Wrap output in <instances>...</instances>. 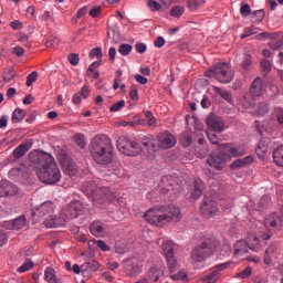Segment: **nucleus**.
Wrapping results in <instances>:
<instances>
[{
    "instance_id": "f257e3e1",
    "label": "nucleus",
    "mask_w": 283,
    "mask_h": 283,
    "mask_svg": "<svg viewBox=\"0 0 283 283\" xmlns=\"http://www.w3.org/2000/svg\"><path fill=\"white\" fill-rule=\"evenodd\" d=\"M282 227V217L277 216V213L273 212L272 214L268 216L264 220V228L265 232L261 231L258 235H253L252 240L250 239L249 242L244 240H239L234 243V255L235 258H242L245 253L250 251H254L258 253L263 247L262 242H266V240H271L273 238V233L277 231Z\"/></svg>"
},
{
    "instance_id": "f03ea898",
    "label": "nucleus",
    "mask_w": 283,
    "mask_h": 283,
    "mask_svg": "<svg viewBox=\"0 0 283 283\" xmlns=\"http://www.w3.org/2000/svg\"><path fill=\"white\" fill-rule=\"evenodd\" d=\"M90 151L97 165L107 167V176H118L120 166L114 160V145L107 135H96L90 144Z\"/></svg>"
},
{
    "instance_id": "7ed1b4c3",
    "label": "nucleus",
    "mask_w": 283,
    "mask_h": 283,
    "mask_svg": "<svg viewBox=\"0 0 283 283\" xmlns=\"http://www.w3.org/2000/svg\"><path fill=\"white\" fill-rule=\"evenodd\" d=\"M31 159L36 163V174L41 182L56 185V182L61 181V170L52 155L40 153L35 156H31Z\"/></svg>"
},
{
    "instance_id": "20e7f679",
    "label": "nucleus",
    "mask_w": 283,
    "mask_h": 283,
    "mask_svg": "<svg viewBox=\"0 0 283 283\" xmlns=\"http://www.w3.org/2000/svg\"><path fill=\"white\" fill-rule=\"evenodd\" d=\"M176 143H178V139L169 132L160 133L156 137L148 136L143 138V145L150 155V158H154V154L159 149H171L176 147Z\"/></svg>"
},
{
    "instance_id": "39448f33",
    "label": "nucleus",
    "mask_w": 283,
    "mask_h": 283,
    "mask_svg": "<svg viewBox=\"0 0 283 283\" xmlns=\"http://www.w3.org/2000/svg\"><path fill=\"white\" fill-rule=\"evenodd\" d=\"M206 76L209 78H216L219 83H231L233 81V72L231 66L227 62H219L209 71L206 72Z\"/></svg>"
},
{
    "instance_id": "423d86ee",
    "label": "nucleus",
    "mask_w": 283,
    "mask_h": 283,
    "mask_svg": "<svg viewBox=\"0 0 283 283\" xmlns=\"http://www.w3.org/2000/svg\"><path fill=\"white\" fill-rule=\"evenodd\" d=\"M218 244H220L218 241H213L212 243L207 241L195 248L191 252L192 262H205L209 255L218 251Z\"/></svg>"
},
{
    "instance_id": "0eeeda50",
    "label": "nucleus",
    "mask_w": 283,
    "mask_h": 283,
    "mask_svg": "<svg viewBox=\"0 0 283 283\" xmlns=\"http://www.w3.org/2000/svg\"><path fill=\"white\" fill-rule=\"evenodd\" d=\"M117 149L124 156H138L143 151L140 145L132 139L122 136L117 139Z\"/></svg>"
},
{
    "instance_id": "6e6552de",
    "label": "nucleus",
    "mask_w": 283,
    "mask_h": 283,
    "mask_svg": "<svg viewBox=\"0 0 283 283\" xmlns=\"http://www.w3.org/2000/svg\"><path fill=\"white\" fill-rule=\"evenodd\" d=\"M144 218L150 224H155V227H163V224H166L165 207L149 209L144 214Z\"/></svg>"
},
{
    "instance_id": "1a4fd4ad",
    "label": "nucleus",
    "mask_w": 283,
    "mask_h": 283,
    "mask_svg": "<svg viewBox=\"0 0 283 283\" xmlns=\"http://www.w3.org/2000/svg\"><path fill=\"white\" fill-rule=\"evenodd\" d=\"M145 263L138 258L128 259L125 261V272L128 277H138L143 273Z\"/></svg>"
},
{
    "instance_id": "9d476101",
    "label": "nucleus",
    "mask_w": 283,
    "mask_h": 283,
    "mask_svg": "<svg viewBox=\"0 0 283 283\" xmlns=\"http://www.w3.org/2000/svg\"><path fill=\"white\" fill-rule=\"evenodd\" d=\"M200 211L205 218H214L220 213V209L218 208V202L209 197H205L201 205Z\"/></svg>"
},
{
    "instance_id": "9b49d317",
    "label": "nucleus",
    "mask_w": 283,
    "mask_h": 283,
    "mask_svg": "<svg viewBox=\"0 0 283 283\" xmlns=\"http://www.w3.org/2000/svg\"><path fill=\"white\" fill-rule=\"evenodd\" d=\"M80 213H83V203L81 201H72L69 206L62 209L61 216L67 220H73V218H78Z\"/></svg>"
},
{
    "instance_id": "f8f14e48",
    "label": "nucleus",
    "mask_w": 283,
    "mask_h": 283,
    "mask_svg": "<svg viewBox=\"0 0 283 283\" xmlns=\"http://www.w3.org/2000/svg\"><path fill=\"white\" fill-rule=\"evenodd\" d=\"M86 191L93 196L94 200H98V198H101L103 202H105V200L109 202L114 200V193H112L107 187L94 189L92 186H87Z\"/></svg>"
},
{
    "instance_id": "ddd939ff",
    "label": "nucleus",
    "mask_w": 283,
    "mask_h": 283,
    "mask_svg": "<svg viewBox=\"0 0 283 283\" xmlns=\"http://www.w3.org/2000/svg\"><path fill=\"white\" fill-rule=\"evenodd\" d=\"M264 92H266L264 81L262 80V77H256L250 86V96L255 101V98L264 96Z\"/></svg>"
},
{
    "instance_id": "4468645a",
    "label": "nucleus",
    "mask_w": 283,
    "mask_h": 283,
    "mask_svg": "<svg viewBox=\"0 0 283 283\" xmlns=\"http://www.w3.org/2000/svg\"><path fill=\"white\" fill-rule=\"evenodd\" d=\"M54 209L55 207L52 201H45L33 211V216L34 218H49V216L54 213Z\"/></svg>"
},
{
    "instance_id": "2eb2a0df",
    "label": "nucleus",
    "mask_w": 283,
    "mask_h": 283,
    "mask_svg": "<svg viewBox=\"0 0 283 283\" xmlns=\"http://www.w3.org/2000/svg\"><path fill=\"white\" fill-rule=\"evenodd\" d=\"M182 219V214L180 213V208L169 206L164 207V220L165 222H179Z\"/></svg>"
},
{
    "instance_id": "dca6fc26",
    "label": "nucleus",
    "mask_w": 283,
    "mask_h": 283,
    "mask_svg": "<svg viewBox=\"0 0 283 283\" xmlns=\"http://www.w3.org/2000/svg\"><path fill=\"white\" fill-rule=\"evenodd\" d=\"M207 164L209 167L218 169V171H220V169H224V157L222 156V153H211L207 159Z\"/></svg>"
},
{
    "instance_id": "f3484780",
    "label": "nucleus",
    "mask_w": 283,
    "mask_h": 283,
    "mask_svg": "<svg viewBox=\"0 0 283 283\" xmlns=\"http://www.w3.org/2000/svg\"><path fill=\"white\" fill-rule=\"evenodd\" d=\"M220 149H224V151H228L229 156H232L233 158L247 154V149L242 145L221 144Z\"/></svg>"
},
{
    "instance_id": "a211bd4d",
    "label": "nucleus",
    "mask_w": 283,
    "mask_h": 283,
    "mask_svg": "<svg viewBox=\"0 0 283 283\" xmlns=\"http://www.w3.org/2000/svg\"><path fill=\"white\" fill-rule=\"evenodd\" d=\"M207 126L209 128V132H216L217 134H221V132H224V122L220 117H208Z\"/></svg>"
},
{
    "instance_id": "6ab92c4d",
    "label": "nucleus",
    "mask_w": 283,
    "mask_h": 283,
    "mask_svg": "<svg viewBox=\"0 0 283 283\" xmlns=\"http://www.w3.org/2000/svg\"><path fill=\"white\" fill-rule=\"evenodd\" d=\"M65 217L61 214L60 217H56L52 213L44 220V226L48 227V229H56L59 227H65Z\"/></svg>"
},
{
    "instance_id": "aec40b11",
    "label": "nucleus",
    "mask_w": 283,
    "mask_h": 283,
    "mask_svg": "<svg viewBox=\"0 0 283 283\" xmlns=\"http://www.w3.org/2000/svg\"><path fill=\"white\" fill-rule=\"evenodd\" d=\"M90 231L95 238H105L107 235V228L101 221H93L90 226Z\"/></svg>"
},
{
    "instance_id": "412c9836",
    "label": "nucleus",
    "mask_w": 283,
    "mask_h": 283,
    "mask_svg": "<svg viewBox=\"0 0 283 283\" xmlns=\"http://www.w3.org/2000/svg\"><path fill=\"white\" fill-rule=\"evenodd\" d=\"M157 244L163 249L165 258L168 255H174V241L169 238H160L157 241Z\"/></svg>"
},
{
    "instance_id": "4be33fe9",
    "label": "nucleus",
    "mask_w": 283,
    "mask_h": 283,
    "mask_svg": "<svg viewBox=\"0 0 283 283\" xmlns=\"http://www.w3.org/2000/svg\"><path fill=\"white\" fill-rule=\"evenodd\" d=\"M275 251H277V243L270 244L264 253L263 262L266 266H271L273 264V258H275Z\"/></svg>"
},
{
    "instance_id": "5701e85b",
    "label": "nucleus",
    "mask_w": 283,
    "mask_h": 283,
    "mask_svg": "<svg viewBox=\"0 0 283 283\" xmlns=\"http://www.w3.org/2000/svg\"><path fill=\"white\" fill-rule=\"evenodd\" d=\"M98 269H99V265H98V262L96 261L84 263L82 265V275H84V277H87V275H92V273H96Z\"/></svg>"
},
{
    "instance_id": "b1692460",
    "label": "nucleus",
    "mask_w": 283,
    "mask_h": 283,
    "mask_svg": "<svg viewBox=\"0 0 283 283\" xmlns=\"http://www.w3.org/2000/svg\"><path fill=\"white\" fill-rule=\"evenodd\" d=\"M147 275L148 282L156 283L160 281V277H163V275H165V271L159 268H150Z\"/></svg>"
},
{
    "instance_id": "393cba45",
    "label": "nucleus",
    "mask_w": 283,
    "mask_h": 283,
    "mask_svg": "<svg viewBox=\"0 0 283 283\" xmlns=\"http://www.w3.org/2000/svg\"><path fill=\"white\" fill-rule=\"evenodd\" d=\"M32 147V144L22 143L13 150V157L14 158H23L25 156L27 151H30Z\"/></svg>"
},
{
    "instance_id": "a878e982",
    "label": "nucleus",
    "mask_w": 283,
    "mask_h": 283,
    "mask_svg": "<svg viewBox=\"0 0 283 283\" xmlns=\"http://www.w3.org/2000/svg\"><path fill=\"white\" fill-rule=\"evenodd\" d=\"M202 191H205V184L202 182L201 179H195L192 189L193 200H198L202 196Z\"/></svg>"
},
{
    "instance_id": "bb28decb",
    "label": "nucleus",
    "mask_w": 283,
    "mask_h": 283,
    "mask_svg": "<svg viewBox=\"0 0 283 283\" xmlns=\"http://www.w3.org/2000/svg\"><path fill=\"white\" fill-rule=\"evenodd\" d=\"M213 91L216 92V94H219V96H221L223 101H227V103L233 105V95L231 94V92L218 86H213Z\"/></svg>"
},
{
    "instance_id": "cd10ccee",
    "label": "nucleus",
    "mask_w": 283,
    "mask_h": 283,
    "mask_svg": "<svg viewBox=\"0 0 283 283\" xmlns=\"http://www.w3.org/2000/svg\"><path fill=\"white\" fill-rule=\"evenodd\" d=\"M25 222L27 220L23 216L18 217L17 219L8 222V229H14L15 231H19L25 227Z\"/></svg>"
},
{
    "instance_id": "c85d7f7f",
    "label": "nucleus",
    "mask_w": 283,
    "mask_h": 283,
    "mask_svg": "<svg viewBox=\"0 0 283 283\" xmlns=\"http://www.w3.org/2000/svg\"><path fill=\"white\" fill-rule=\"evenodd\" d=\"M251 163H253V157L248 156V157L234 160L230 167L231 169H240L242 167H247V165H251Z\"/></svg>"
},
{
    "instance_id": "c756f323",
    "label": "nucleus",
    "mask_w": 283,
    "mask_h": 283,
    "mask_svg": "<svg viewBox=\"0 0 283 283\" xmlns=\"http://www.w3.org/2000/svg\"><path fill=\"white\" fill-rule=\"evenodd\" d=\"M165 260L170 273L176 272V270L180 266V264L178 263V260L176 259V254H170L168 256H165Z\"/></svg>"
},
{
    "instance_id": "7c9ffc66",
    "label": "nucleus",
    "mask_w": 283,
    "mask_h": 283,
    "mask_svg": "<svg viewBox=\"0 0 283 283\" xmlns=\"http://www.w3.org/2000/svg\"><path fill=\"white\" fill-rule=\"evenodd\" d=\"M207 3V0H186V6L190 12H196L197 10H200L202 6Z\"/></svg>"
},
{
    "instance_id": "2f4dec72",
    "label": "nucleus",
    "mask_w": 283,
    "mask_h": 283,
    "mask_svg": "<svg viewBox=\"0 0 283 283\" xmlns=\"http://www.w3.org/2000/svg\"><path fill=\"white\" fill-rule=\"evenodd\" d=\"M266 151H269V142L266 139H261L255 149V153L259 158H264V156H266Z\"/></svg>"
},
{
    "instance_id": "473e14b6",
    "label": "nucleus",
    "mask_w": 283,
    "mask_h": 283,
    "mask_svg": "<svg viewBox=\"0 0 283 283\" xmlns=\"http://www.w3.org/2000/svg\"><path fill=\"white\" fill-rule=\"evenodd\" d=\"M44 279L48 283H61L59 279L56 277V271L52 268H46L44 271Z\"/></svg>"
},
{
    "instance_id": "72a5a7b5",
    "label": "nucleus",
    "mask_w": 283,
    "mask_h": 283,
    "mask_svg": "<svg viewBox=\"0 0 283 283\" xmlns=\"http://www.w3.org/2000/svg\"><path fill=\"white\" fill-rule=\"evenodd\" d=\"M273 160L279 167H283V145L279 146L273 151Z\"/></svg>"
},
{
    "instance_id": "f704fd0d",
    "label": "nucleus",
    "mask_w": 283,
    "mask_h": 283,
    "mask_svg": "<svg viewBox=\"0 0 283 283\" xmlns=\"http://www.w3.org/2000/svg\"><path fill=\"white\" fill-rule=\"evenodd\" d=\"M220 280V272L214 271L213 268L210 273H208L206 276H203V282L207 283H216Z\"/></svg>"
},
{
    "instance_id": "c9c22d12",
    "label": "nucleus",
    "mask_w": 283,
    "mask_h": 283,
    "mask_svg": "<svg viewBox=\"0 0 283 283\" xmlns=\"http://www.w3.org/2000/svg\"><path fill=\"white\" fill-rule=\"evenodd\" d=\"M255 109H256V113H255L256 116H266V114H269V103L268 102L259 103Z\"/></svg>"
},
{
    "instance_id": "e433bc0d",
    "label": "nucleus",
    "mask_w": 283,
    "mask_h": 283,
    "mask_svg": "<svg viewBox=\"0 0 283 283\" xmlns=\"http://www.w3.org/2000/svg\"><path fill=\"white\" fill-rule=\"evenodd\" d=\"M25 118V111L17 108L12 114V123H21Z\"/></svg>"
},
{
    "instance_id": "4c0bfd02",
    "label": "nucleus",
    "mask_w": 283,
    "mask_h": 283,
    "mask_svg": "<svg viewBox=\"0 0 283 283\" xmlns=\"http://www.w3.org/2000/svg\"><path fill=\"white\" fill-rule=\"evenodd\" d=\"M180 143L184 147H190L192 143L191 134L189 132L182 133L180 135Z\"/></svg>"
},
{
    "instance_id": "58836bf2",
    "label": "nucleus",
    "mask_w": 283,
    "mask_h": 283,
    "mask_svg": "<svg viewBox=\"0 0 283 283\" xmlns=\"http://www.w3.org/2000/svg\"><path fill=\"white\" fill-rule=\"evenodd\" d=\"M260 29L256 27L247 28L241 34V39H249V36H253V34H258Z\"/></svg>"
},
{
    "instance_id": "ea45409f",
    "label": "nucleus",
    "mask_w": 283,
    "mask_h": 283,
    "mask_svg": "<svg viewBox=\"0 0 283 283\" xmlns=\"http://www.w3.org/2000/svg\"><path fill=\"white\" fill-rule=\"evenodd\" d=\"M6 185L7 197L12 198V196H17V193H19V188L14 186V184H10V181H8Z\"/></svg>"
},
{
    "instance_id": "a19ab883",
    "label": "nucleus",
    "mask_w": 283,
    "mask_h": 283,
    "mask_svg": "<svg viewBox=\"0 0 283 283\" xmlns=\"http://www.w3.org/2000/svg\"><path fill=\"white\" fill-rule=\"evenodd\" d=\"M171 17H176L177 19L185 14V7L176 6L170 9Z\"/></svg>"
},
{
    "instance_id": "79ce46f5",
    "label": "nucleus",
    "mask_w": 283,
    "mask_h": 283,
    "mask_svg": "<svg viewBox=\"0 0 283 283\" xmlns=\"http://www.w3.org/2000/svg\"><path fill=\"white\" fill-rule=\"evenodd\" d=\"M133 46L130 44H120L118 48V53L122 56H129L132 54Z\"/></svg>"
},
{
    "instance_id": "37998d69",
    "label": "nucleus",
    "mask_w": 283,
    "mask_h": 283,
    "mask_svg": "<svg viewBox=\"0 0 283 283\" xmlns=\"http://www.w3.org/2000/svg\"><path fill=\"white\" fill-rule=\"evenodd\" d=\"M252 273H253V269H251V266H248L243 271L237 273L235 277H241V280H247L251 277Z\"/></svg>"
},
{
    "instance_id": "c03bdc74",
    "label": "nucleus",
    "mask_w": 283,
    "mask_h": 283,
    "mask_svg": "<svg viewBox=\"0 0 283 283\" xmlns=\"http://www.w3.org/2000/svg\"><path fill=\"white\" fill-rule=\"evenodd\" d=\"M170 277L175 282H187V272L180 271L176 274L170 275Z\"/></svg>"
},
{
    "instance_id": "a18cd8bd",
    "label": "nucleus",
    "mask_w": 283,
    "mask_h": 283,
    "mask_svg": "<svg viewBox=\"0 0 283 283\" xmlns=\"http://www.w3.org/2000/svg\"><path fill=\"white\" fill-rule=\"evenodd\" d=\"M74 138H75L76 145H78L81 149H85V146L87 145L85 143V135L77 133L75 134Z\"/></svg>"
},
{
    "instance_id": "49530a36",
    "label": "nucleus",
    "mask_w": 283,
    "mask_h": 283,
    "mask_svg": "<svg viewBox=\"0 0 283 283\" xmlns=\"http://www.w3.org/2000/svg\"><path fill=\"white\" fill-rule=\"evenodd\" d=\"M34 266V263L32 261L27 260L20 268H18V273H25L30 271Z\"/></svg>"
},
{
    "instance_id": "de8ad7c7",
    "label": "nucleus",
    "mask_w": 283,
    "mask_h": 283,
    "mask_svg": "<svg viewBox=\"0 0 283 283\" xmlns=\"http://www.w3.org/2000/svg\"><path fill=\"white\" fill-rule=\"evenodd\" d=\"M145 117H146L147 120H148V126H149V127H154V126L157 125L158 120L154 117V113H153V112L147 111V112L145 113Z\"/></svg>"
},
{
    "instance_id": "09e8293b",
    "label": "nucleus",
    "mask_w": 283,
    "mask_h": 283,
    "mask_svg": "<svg viewBox=\"0 0 283 283\" xmlns=\"http://www.w3.org/2000/svg\"><path fill=\"white\" fill-rule=\"evenodd\" d=\"M148 8L153 11V12H158V10H160V8H163V6L160 4V2L156 1V0H149L147 2Z\"/></svg>"
},
{
    "instance_id": "8fccbe9b",
    "label": "nucleus",
    "mask_w": 283,
    "mask_h": 283,
    "mask_svg": "<svg viewBox=\"0 0 283 283\" xmlns=\"http://www.w3.org/2000/svg\"><path fill=\"white\" fill-rule=\"evenodd\" d=\"M123 107H125V101L120 99L119 102L113 104L109 107V112H113V113L120 112V109H123Z\"/></svg>"
},
{
    "instance_id": "3c124183",
    "label": "nucleus",
    "mask_w": 283,
    "mask_h": 283,
    "mask_svg": "<svg viewBox=\"0 0 283 283\" xmlns=\"http://www.w3.org/2000/svg\"><path fill=\"white\" fill-rule=\"evenodd\" d=\"M95 56L97 59H103V49H101V46H97V48L91 50L90 57L95 59Z\"/></svg>"
},
{
    "instance_id": "603ef678",
    "label": "nucleus",
    "mask_w": 283,
    "mask_h": 283,
    "mask_svg": "<svg viewBox=\"0 0 283 283\" xmlns=\"http://www.w3.org/2000/svg\"><path fill=\"white\" fill-rule=\"evenodd\" d=\"M240 14H242V17H249V14H251V6H249V3H241V8H240Z\"/></svg>"
},
{
    "instance_id": "864d4df0",
    "label": "nucleus",
    "mask_w": 283,
    "mask_h": 283,
    "mask_svg": "<svg viewBox=\"0 0 283 283\" xmlns=\"http://www.w3.org/2000/svg\"><path fill=\"white\" fill-rule=\"evenodd\" d=\"M36 78H39V73H36V71L29 74L27 77V87H31L32 83H35Z\"/></svg>"
},
{
    "instance_id": "5fc2aeb1",
    "label": "nucleus",
    "mask_w": 283,
    "mask_h": 283,
    "mask_svg": "<svg viewBox=\"0 0 283 283\" xmlns=\"http://www.w3.org/2000/svg\"><path fill=\"white\" fill-rule=\"evenodd\" d=\"M129 97L132 101H138V85L133 84L129 91Z\"/></svg>"
},
{
    "instance_id": "6e6d98bb",
    "label": "nucleus",
    "mask_w": 283,
    "mask_h": 283,
    "mask_svg": "<svg viewBox=\"0 0 283 283\" xmlns=\"http://www.w3.org/2000/svg\"><path fill=\"white\" fill-rule=\"evenodd\" d=\"M252 63H253V60L251 55H245L241 63V66L243 67V70H250Z\"/></svg>"
},
{
    "instance_id": "4d7b16f0",
    "label": "nucleus",
    "mask_w": 283,
    "mask_h": 283,
    "mask_svg": "<svg viewBox=\"0 0 283 283\" xmlns=\"http://www.w3.org/2000/svg\"><path fill=\"white\" fill-rule=\"evenodd\" d=\"M207 138L212 143V145H218L220 143V139H218V136L213 134L211 130H207Z\"/></svg>"
},
{
    "instance_id": "13d9d810",
    "label": "nucleus",
    "mask_w": 283,
    "mask_h": 283,
    "mask_svg": "<svg viewBox=\"0 0 283 283\" xmlns=\"http://www.w3.org/2000/svg\"><path fill=\"white\" fill-rule=\"evenodd\" d=\"M81 61V59L78 57V54L75 53H71L69 55V63H71V65H78V62Z\"/></svg>"
},
{
    "instance_id": "bf43d9fd",
    "label": "nucleus",
    "mask_w": 283,
    "mask_h": 283,
    "mask_svg": "<svg viewBox=\"0 0 283 283\" xmlns=\"http://www.w3.org/2000/svg\"><path fill=\"white\" fill-rule=\"evenodd\" d=\"M283 45V40L280 39V40H272L270 42V48H272V50H280V48H282Z\"/></svg>"
},
{
    "instance_id": "052dcab7",
    "label": "nucleus",
    "mask_w": 283,
    "mask_h": 283,
    "mask_svg": "<svg viewBox=\"0 0 283 283\" xmlns=\"http://www.w3.org/2000/svg\"><path fill=\"white\" fill-rule=\"evenodd\" d=\"M274 116L277 119V123H280V125H283V108H276L274 112Z\"/></svg>"
},
{
    "instance_id": "680f3d73",
    "label": "nucleus",
    "mask_w": 283,
    "mask_h": 283,
    "mask_svg": "<svg viewBox=\"0 0 283 283\" xmlns=\"http://www.w3.org/2000/svg\"><path fill=\"white\" fill-rule=\"evenodd\" d=\"M261 67H262L263 72H271V70L273 69V66L271 65L269 60H262Z\"/></svg>"
},
{
    "instance_id": "e2e57ef3",
    "label": "nucleus",
    "mask_w": 283,
    "mask_h": 283,
    "mask_svg": "<svg viewBox=\"0 0 283 283\" xmlns=\"http://www.w3.org/2000/svg\"><path fill=\"white\" fill-rule=\"evenodd\" d=\"M8 181L3 180V181H0V198H6L7 196V184Z\"/></svg>"
},
{
    "instance_id": "0e129e2a",
    "label": "nucleus",
    "mask_w": 283,
    "mask_h": 283,
    "mask_svg": "<svg viewBox=\"0 0 283 283\" xmlns=\"http://www.w3.org/2000/svg\"><path fill=\"white\" fill-rule=\"evenodd\" d=\"M101 10H102L101 7H93L90 10V17H92L93 19H96V17H98V14H101Z\"/></svg>"
},
{
    "instance_id": "69168bd1",
    "label": "nucleus",
    "mask_w": 283,
    "mask_h": 283,
    "mask_svg": "<svg viewBox=\"0 0 283 283\" xmlns=\"http://www.w3.org/2000/svg\"><path fill=\"white\" fill-rule=\"evenodd\" d=\"M46 48H56V45H59V40L54 39V38H49L46 43H45Z\"/></svg>"
},
{
    "instance_id": "338daca9",
    "label": "nucleus",
    "mask_w": 283,
    "mask_h": 283,
    "mask_svg": "<svg viewBox=\"0 0 283 283\" xmlns=\"http://www.w3.org/2000/svg\"><path fill=\"white\" fill-rule=\"evenodd\" d=\"M165 43H166L165 38L158 36L155 40L154 45H155V48H159L160 49V48L165 46Z\"/></svg>"
},
{
    "instance_id": "774afa93",
    "label": "nucleus",
    "mask_w": 283,
    "mask_h": 283,
    "mask_svg": "<svg viewBox=\"0 0 283 283\" xmlns=\"http://www.w3.org/2000/svg\"><path fill=\"white\" fill-rule=\"evenodd\" d=\"M13 53L18 56H23V54H25V50L22 46L17 45L13 48Z\"/></svg>"
}]
</instances>
